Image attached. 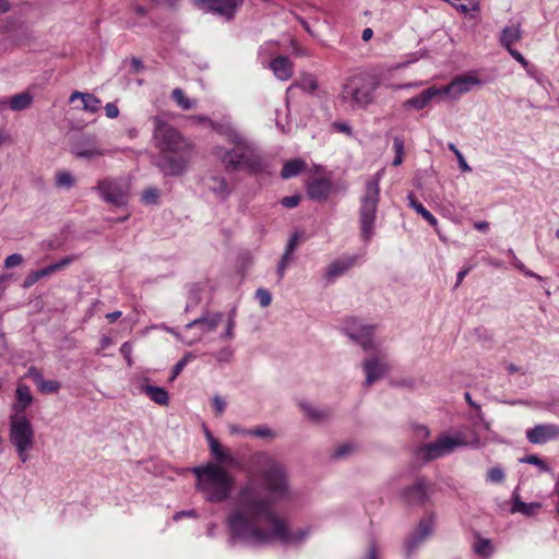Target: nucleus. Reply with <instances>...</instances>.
I'll return each instance as SVG.
<instances>
[{
  "instance_id": "1",
  "label": "nucleus",
  "mask_w": 559,
  "mask_h": 559,
  "mask_svg": "<svg viewBox=\"0 0 559 559\" xmlns=\"http://www.w3.org/2000/svg\"><path fill=\"white\" fill-rule=\"evenodd\" d=\"M247 476L225 520L230 543L259 547L274 540L283 545L304 542L309 530L292 532L273 508L276 502L293 498L284 464L269 452L259 451L249 459Z\"/></svg>"
},
{
  "instance_id": "2",
  "label": "nucleus",
  "mask_w": 559,
  "mask_h": 559,
  "mask_svg": "<svg viewBox=\"0 0 559 559\" xmlns=\"http://www.w3.org/2000/svg\"><path fill=\"white\" fill-rule=\"evenodd\" d=\"M153 139L160 151L155 165L165 176H180L187 169L191 158V145L173 126L159 116L152 118Z\"/></svg>"
},
{
  "instance_id": "3",
  "label": "nucleus",
  "mask_w": 559,
  "mask_h": 559,
  "mask_svg": "<svg viewBox=\"0 0 559 559\" xmlns=\"http://www.w3.org/2000/svg\"><path fill=\"white\" fill-rule=\"evenodd\" d=\"M226 463H207L193 468L197 489L212 503L226 501L235 487V477L226 471Z\"/></svg>"
},
{
  "instance_id": "4",
  "label": "nucleus",
  "mask_w": 559,
  "mask_h": 559,
  "mask_svg": "<svg viewBox=\"0 0 559 559\" xmlns=\"http://www.w3.org/2000/svg\"><path fill=\"white\" fill-rule=\"evenodd\" d=\"M229 142L234 144V148L229 151L223 147L215 148V155L227 171L247 170L255 174L265 169L263 156L241 134L230 131Z\"/></svg>"
},
{
  "instance_id": "5",
  "label": "nucleus",
  "mask_w": 559,
  "mask_h": 559,
  "mask_svg": "<svg viewBox=\"0 0 559 559\" xmlns=\"http://www.w3.org/2000/svg\"><path fill=\"white\" fill-rule=\"evenodd\" d=\"M380 84L381 79L376 72L359 70L345 80L338 99L352 108H366L373 103Z\"/></svg>"
},
{
  "instance_id": "6",
  "label": "nucleus",
  "mask_w": 559,
  "mask_h": 559,
  "mask_svg": "<svg viewBox=\"0 0 559 559\" xmlns=\"http://www.w3.org/2000/svg\"><path fill=\"white\" fill-rule=\"evenodd\" d=\"M380 178L381 174L377 173L374 177L369 179L360 197L358 221L360 238L366 243L370 242L376 233V221L380 201Z\"/></svg>"
},
{
  "instance_id": "7",
  "label": "nucleus",
  "mask_w": 559,
  "mask_h": 559,
  "mask_svg": "<svg viewBox=\"0 0 559 559\" xmlns=\"http://www.w3.org/2000/svg\"><path fill=\"white\" fill-rule=\"evenodd\" d=\"M9 440L20 461L26 463L35 442V431L26 416L15 414L10 417Z\"/></svg>"
},
{
  "instance_id": "8",
  "label": "nucleus",
  "mask_w": 559,
  "mask_h": 559,
  "mask_svg": "<svg viewBox=\"0 0 559 559\" xmlns=\"http://www.w3.org/2000/svg\"><path fill=\"white\" fill-rule=\"evenodd\" d=\"M462 433L456 436L441 435L436 441L418 448V455L425 461H432L452 453L455 449L466 445Z\"/></svg>"
},
{
  "instance_id": "9",
  "label": "nucleus",
  "mask_w": 559,
  "mask_h": 559,
  "mask_svg": "<svg viewBox=\"0 0 559 559\" xmlns=\"http://www.w3.org/2000/svg\"><path fill=\"white\" fill-rule=\"evenodd\" d=\"M100 198L118 207L128 202V183L123 178H105L97 182L95 188Z\"/></svg>"
},
{
  "instance_id": "10",
  "label": "nucleus",
  "mask_w": 559,
  "mask_h": 559,
  "mask_svg": "<svg viewBox=\"0 0 559 559\" xmlns=\"http://www.w3.org/2000/svg\"><path fill=\"white\" fill-rule=\"evenodd\" d=\"M195 7L226 21L235 17L237 11L243 4V0H191Z\"/></svg>"
},
{
  "instance_id": "11",
  "label": "nucleus",
  "mask_w": 559,
  "mask_h": 559,
  "mask_svg": "<svg viewBox=\"0 0 559 559\" xmlns=\"http://www.w3.org/2000/svg\"><path fill=\"white\" fill-rule=\"evenodd\" d=\"M349 338L358 343L365 352H378V345L372 340L373 328L364 325L357 319H350L345 326Z\"/></svg>"
},
{
  "instance_id": "12",
  "label": "nucleus",
  "mask_w": 559,
  "mask_h": 559,
  "mask_svg": "<svg viewBox=\"0 0 559 559\" xmlns=\"http://www.w3.org/2000/svg\"><path fill=\"white\" fill-rule=\"evenodd\" d=\"M481 85V81L475 74H464L456 76L448 85L440 87L441 95H447L451 99H459L462 95L471 92L474 87Z\"/></svg>"
},
{
  "instance_id": "13",
  "label": "nucleus",
  "mask_w": 559,
  "mask_h": 559,
  "mask_svg": "<svg viewBox=\"0 0 559 559\" xmlns=\"http://www.w3.org/2000/svg\"><path fill=\"white\" fill-rule=\"evenodd\" d=\"M72 153L78 158L94 159L107 155L109 151L100 147L95 135L85 134L74 142Z\"/></svg>"
},
{
  "instance_id": "14",
  "label": "nucleus",
  "mask_w": 559,
  "mask_h": 559,
  "mask_svg": "<svg viewBox=\"0 0 559 559\" xmlns=\"http://www.w3.org/2000/svg\"><path fill=\"white\" fill-rule=\"evenodd\" d=\"M430 495L431 486L424 478H418L403 490L402 498L408 506H418L426 503Z\"/></svg>"
},
{
  "instance_id": "15",
  "label": "nucleus",
  "mask_w": 559,
  "mask_h": 559,
  "mask_svg": "<svg viewBox=\"0 0 559 559\" xmlns=\"http://www.w3.org/2000/svg\"><path fill=\"white\" fill-rule=\"evenodd\" d=\"M526 439L532 444H545L559 440V425L538 424L525 431Z\"/></svg>"
},
{
  "instance_id": "16",
  "label": "nucleus",
  "mask_w": 559,
  "mask_h": 559,
  "mask_svg": "<svg viewBox=\"0 0 559 559\" xmlns=\"http://www.w3.org/2000/svg\"><path fill=\"white\" fill-rule=\"evenodd\" d=\"M362 368L366 373L365 385L370 386L373 382L385 376L389 370V365L386 364L384 356H376L366 359L362 362Z\"/></svg>"
},
{
  "instance_id": "17",
  "label": "nucleus",
  "mask_w": 559,
  "mask_h": 559,
  "mask_svg": "<svg viewBox=\"0 0 559 559\" xmlns=\"http://www.w3.org/2000/svg\"><path fill=\"white\" fill-rule=\"evenodd\" d=\"M205 437L209 442L211 454L216 461L226 463L231 468L240 467V461L229 451L225 450L219 441L206 429Z\"/></svg>"
},
{
  "instance_id": "18",
  "label": "nucleus",
  "mask_w": 559,
  "mask_h": 559,
  "mask_svg": "<svg viewBox=\"0 0 559 559\" xmlns=\"http://www.w3.org/2000/svg\"><path fill=\"white\" fill-rule=\"evenodd\" d=\"M433 530V514L424 518L417 527V531L406 542V551L411 555L423 542L426 539Z\"/></svg>"
},
{
  "instance_id": "19",
  "label": "nucleus",
  "mask_w": 559,
  "mask_h": 559,
  "mask_svg": "<svg viewBox=\"0 0 559 559\" xmlns=\"http://www.w3.org/2000/svg\"><path fill=\"white\" fill-rule=\"evenodd\" d=\"M332 191V181L328 178H314L307 185L309 199L318 202L325 201Z\"/></svg>"
},
{
  "instance_id": "20",
  "label": "nucleus",
  "mask_w": 559,
  "mask_h": 559,
  "mask_svg": "<svg viewBox=\"0 0 559 559\" xmlns=\"http://www.w3.org/2000/svg\"><path fill=\"white\" fill-rule=\"evenodd\" d=\"M223 320V313L221 312H207L202 317L187 323L185 329L190 330L192 328H199L202 334L213 332L217 329Z\"/></svg>"
},
{
  "instance_id": "21",
  "label": "nucleus",
  "mask_w": 559,
  "mask_h": 559,
  "mask_svg": "<svg viewBox=\"0 0 559 559\" xmlns=\"http://www.w3.org/2000/svg\"><path fill=\"white\" fill-rule=\"evenodd\" d=\"M440 87L432 85L425 91H423L420 94L405 100L404 107H412L416 110H421L425 107L428 106V104L436 98L437 96H440Z\"/></svg>"
},
{
  "instance_id": "22",
  "label": "nucleus",
  "mask_w": 559,
  "mask_h": 559,
  "mask_svg": "<svg viewBox=\"0 0 559 559\" xmlns=\"http://www.w3.org/2000/svg\"><path fill=\"white\" fill-rule=\"evenodd\" d=\"M356 261L357 257L355 255L344 257L333 261L326 269L325 277L329 281L335 280L336 277L345 274L350 267H353Z\"/></svg>"
},
{
  "instance_id": "23",
  "label": "nucleus",
  "mask_w": 559,
  "mask_h": 559,
  "mask_svg": "<svg viewBox=\"0 0 559 559\" xmlns=\"http://www.w3.org/2000/svg\"><path fill=\"white\" fill-rule=\"evenodd\" d=\"M270 69L281 81H287L293 76V62L285 56H278L270 62Z\"/></svg>"
},
{
  "instance_id": "24",
  "label": "nucleus",
  "mask_w": 559,
  "mask_h": 559,
  "mask_svg": "<svg viewBox=\"0 0 559 559\" xmlns=\"http://www.w3.org/2000/svg\"><path fill=\"white\" fill-rule=\"evenodd\" d=\"M522 38V29L520 24H512L506 26L499 37L500 45L507 50L512 49L513 45Z\"/></svg>"
},
{
  "instance_id": "25",
  "label": "nucleus",
  "mask_w": 559,
  "mask_h": 559,
  "mask_svg": "<svg viewBox=\"0 0 559 559\" xmlns=\"http://www.w3.org/2000/svg\"><path fill=\"white\" fill-rule=\"evenodd\" d=\"M140 389L141 392L146 394L154 403L162 406H167L169 404V394L164 388L143 383Z\"/></svg>"
},
{
  "instance_id": "26",
  "label": "nucleus",
  "mask_w": 559,
  "mask_h": 559,
  "mask_svg": "<svg viewBox=\"0 0 559 559\" xmlns=\"http://www.w3.org/2000/svg\"><path fill=\"white\" fill-rule=\"evenodd\" d=\"M207 187L219 200H226L231 193V189L223 176H211L209 178Z\"/></svg>"
},
{
  "instance_id": "27",
  "label": "nucleus",
  "mask_w": 559,
  "mask_h": 559,
  "mask_svg": "<svg viewBox=\"0 0 559 559\" xmlns=\"http://www.w3.org/2000/svg\"><path fill=\"white\" fill-rule=\"evenodd\" d=\"M513 506L511 509L512 513H522L524 515H533L538 509L542 508V504L538 502L525 503L520 499V496L516 491L513 492Z\"/></svg>"
},
{
  "instance_id": "28",
  "label": "nucleus",
  "mask_w": 559,
  "mask_h": 559,
  "mask_svg": "<svg viewBox=\"0 0 559 559\" xmlns=\"http://www.w3.org/2000/svg\"><path fill=\"white\" fill-rule=\"evenodd\" d=\"M408 206L412 207L417 214H419L428 224L432 227L438 225L437 218L420 203L418 202L413 193L407 195Z\"/></svg>"
},
{
  "instance_id": "29",
  "label": "nucleus",
  "mask_w": 559,
  "mask_h": 559,
  "mask_svg": "<svg viewBox=\"0 0 559 559\" xmlns=\"http://www.w3.org/2000/svg\"><path fill=\"white\" fill-rule=\"evenodd\" d=\"M33 402L29 388L24 383H19L16 388V403L14 405L16 411L26 409Z\"/></svg>"
},
{
  "instance_id": "30",
  "label": "nucleus",
  "mask_w": 559,
  "mask_h": 559,
  "mask_svg": "<svg viewBox=\"0 0 559 559\" xmlns=\"http://www.w3.org/2000/svg\"><path fill=\"white\" fill-rule=\"evenodd\" d=\"M305 168L306 163L301 158L288 160L283 165L281 177L284 179L293 178L299 175Z\"/></svg>"
},
{
  "instance_id": "31",
  "label": "nucleus",
  "mask_w": 559,
  "mask_h": 559,
  "mask_svg": "<svg viewBox=\"0 0 559 559\" xmlns=\"http://www.w3.org/2000/svg\"><path fill=\"white\" fill-rule=\"evenodd\" d=\"M33 103V95L29 92H22L9 99V107L14 111L28 108Z\"/></svg>"
},
{
  "instance_id": "32",
  "label": "nucleus",
  "mask_w": 559,
  "mask_h": 559,
  "mask_svg": "<svg viewBox=\"0 0 559 559\" xmlns=\"http://www.w3.org/2000/svg\"><path fill=\"white\" fill-rule=\"evenodd\" d=\"M76 259H78L76 255H68V257L62 258L60 261L52 263V264H50L46 267H43L40 270H37V271L39 273V276L43 278V277L49 276L58 271L66 269L72 262H74Z\"/></svg>"
},
{
  "instance_id": "33",
  "label": "nucleus",
  "mask_w": 559,
  "mask_h": 559,
  "mask_svg": "<svg viewBox=\"0 0 559 559\" xmlns=\"http://www.w3.org/2000/svg\"><path fill=\"white\" fill-rule=\"evenodd\" d=\"M294 87H299L305 92L313 93L318 88V81L313 75L307 74L304 75L298 82L293 83L287 88V92L292 91Z\"/></svg>"
},
{
  "instance_id": "34",
  "label": "nucleus",
  "mask_w": 559,
  "mask_h": 559,
  "mask_svg": "<svg viewBox=\"0 0 559 559\" xmlns=\"http://www.w3.org/2000/svg\"><path fill=\"white\" fill-rule=\"evenodd\" d=\"M171 98L176 102L178 107L183 110H189L195 107L197 102L187 97L185 92L177 87L171 92Z\"/></svg>"
},
{
  "instance_id": "35",
  "label": "nucleus",
  "mask_w": 559,
  "mask_h": 559,
  "mask_svg": "<svg viewBox=\"0 0 559 559\" xmlns=\"http://www.w3.org/2000/svg\"><path fill=\"white\" fill-rule=\"evenodd\" d=\"M475 554L488 558L492 555L493 548L490 539L477 537L473 544Z\"/></svg>"
},
{
  "instance_id": "36",
  "label": "nucleus",
  "mask_w": 559,
  "mask_h": 559,
  "mask_svg": "<svg viewBox=\"0 0 559 559\" xmlns=\"http://www.w3.org/2000/svg\"><path fill=\"white\" fill-rule=\"evenodd\" d=\"M508 254H509V257L512 260L513 266L515 269H518L520 272H522L525 276L533 277V278H536L538 281H543V277L540 275H538L535 272H533V271L528 270L527 267H525L523 262L516 258V255H515V253H514V251L512 249L508 250Z\"/></svg>"
},
{
  "instance_id": "37",
  "label": "nucleus",
  "mask_w": 559,
  "mask_h": 559,
  "mask_svg": "<svg viewBox=\"0 0 559 559\" xmlns=\"http://www.w3.org/2000/svg\"><path fill=\"white\" fill-rule=\"evenodd\" d=\"M506 479V473L501 466L490 467L486 473V480L491 484H501Z\"/></svg>"
},
{
  "instance_id": "38",
  "label": "nucleus",
  "mask_w": 559,
  "mask_h": 559,
  "mask_svg": "<svg viewBox=\"0 0 559 559\" xmlns=\"http://www.w3.org/2000/svg\"><path fill=\"white\" fill-rule=\"evenodd\" d=\"M236 310L233 309L228 314V320L226 323L225 331L221 334L222 340H233L235 337V326H236Z\"/></svg>"
},
{
  "instance_id": "39",
  "label": "nucleus",
  "mask_w": 559,
  "mask_h": 559,
  "mask_svg": "<svg viewBox=\"0 0 559 559\" xmlns=\"http://www.w3.org/2000/svg\"><path fill=\"white\" fill-rule=\"evenodd\" d=\"M60 386L61 385H60L59 381H57V380H45L44 378L37 384L38 390L41 393H45V394L56 393V392L59 391Z\"/></svg>"
},
{
  "instance_id": "40",
  "label": "nucleus",
  "mask_w": 559,
  "mask_h": 559,
  "mask_svg": "<svg viewBox=\"0 0 559 559\" xmlns=\"http://www.w3.org/2000/svg\"><path fill=\"white\" fill-rule=\"evenodd\" d=\"M83 102V109L88 112H97L100 106V99L93 94L85 95Z\"/></svg>"
},
{
  "instance_id": "41",
  "label": "nucleus",
  "mask_w": 559,
  "mask_h": 559,
  "mask_svg": "<svg viewBox=\"0 0 559 559\" xmlns=\"http://www.w3.org/2000/svg\"><path fill=\"white\" fill-rule=\"evenodd\" d=\"M159 199V190L155 187L145 189L142 193L141 201L144 204H157Z\"/></svg>"
},
{
  "instance_id": "42",
  "label": "nucleus",
  "mask_w": 559,
  "mask_h": 559,
  "mask_svg": "<svg viewBox=\"0 0 559 559\" xmlns=\"http://www.w3.org/2000/svg\"><path fill=\"white\" fill-rule=\"evenodd\" d=\"M521 462L535 465L539 468L540 472L546 473L550 471L549 465L536 454L527 455L521 459Z\"/></svg>"
},
{
  "instance_id": "43",
  "label": "nucleus",
  "mask_w": 559,
  "mask_h": 559,
  "mask_svg": "<svg viewBox=\"0 0 559 559\" xmlns=\"http://www.w3.org/2000/svg\"><path fill=\"white\" fill-rule=\"evenodd\" d=\"M74 177L69 171H60L56 175V185L61 188H71L74 185Z\"/></svg>"
},
{
  "instance_id": "44",
  "label": "nucleus",
  "mask_w": 559,
  "mask_h": 559,
  "mask_svg": "<svg viewBox=\"0 0 559 559\" xmlns=\"http://www.w3.org/2000/svg\"><path fill=\"white\" fill-rule=\"evenodd\" d=\"M194 358L192 353H187L173 368L171 370V377L170 381H174L180 372L183 370V368L187 366V364Z\"/></svg>"
},
{
  "instance_id": "45",
  "label": "nucleus",
  "mask_w": 559,
  "mask_h": 559,
  "mask_svg": "<svg viewBox=\"0 0 559 559\" xmlns=\"http://www.w3.org/2000/svg\"><path fill=\"white\" fill-rule=\"evenodd\" d=\"M393 148H394V152H395V157L392 162V165L393 166H399L402 164L403 162V156H404V142L402 139L400 138H395L394 141H393Z\"/></svg>"
},
{
  "instance_id": "46",
  "label": "nucleus",
  "mask_w": 559,
  "mask_h": 559,
  "mask_svg": "<svg viewBox=\"0 0 559 559\" xmlns=\"http://www.w3.org/2000/svg\"><path fill=\"white\" fill-rule=\"evenodd\" d=\"M216 360L221 364L230 362L234 357V349L230 346H225L214 354Z\"/></svg>"
},
{
  "instance_id": "47",
  "label": "nucleus",
  "mask_w": 559,
  "mask_h": 559,
  "mask_svg": "<svg viewBox=\"0 0 559 559\" xmlns=\"http://www.w3.org/2000/svg\"><path fill=\"white\" fill-rule=\"evenodd\" d=\"M255 298L262 308H266L272 302V295L267 289L258 288L255 292Z\"/></svg>"
},
{
  "instance_id": "48",
  "label": "nucleus",
  "mask_w": 559,
  "mask_h": 559,
  "mask_svg": "<svg viewBox=\"0 0 559 559\" xmlns=\"http://www.w3.org/2000/svg\"><path fill=\"white\" fill-rule=\"evenodd\" d=\"M354 451H355V445L353 443H345V444L337 447L334 450L332 456L334 459H344V457L348 456L349 454H352Z\"/></svg>"
},
{
  "instance_id": "49",
  "label": "nucleus",
  "mask_w": 559,
  "mask_h": 559,
  "mask_svg": "<svg viewBox=\"0 0 559 559\" xmlns=\"http://www.w3.org/2000/svg\"><path fill=\"white\" fill-rule=\"evenodd\" d=\"M250 437H258V438H264V439L273 438L274 432L270 428H267L265 426H261V427L251 429Z\"/></svg>"
},
{
  "instance_id": "50",
  "label": "nucleus",
  "mask_w": 559,
  "mask_h": 559,
  "mask_svg": "<svg viewBox=\"0 0 559 559\" xmlns=\"http://www.w3.org/2000/svg\"><path fill=\"white\" fill-rule=\"evenodd\" d=\"M120 353L121 355L124 357L126 361H127V365L129 367L132 366L133 364V360H132V345L131 343L129 342H124L121 346H120Z\"/></svg>"
},
{
  "instance_id": "51",
  "label": "nucleus",
  "mask_w": 559,
  "mask_h": 559,
  "mask_svg": "<svg viewBox=\"0 0 559 559\" xmlns=\"http://www.w3.org/2000/svg\"><path fill=\"white\" fill-rule=\"evenodd\" d=\"M292 261V257H286V254L283 253L282 259L277 265L276 273L278 275V281H281L285 276V272L287 266L289 265Z\"/></svg>"
},
{
  "instance_id": "52",
  "label": "nucleus",
  "mask_w": 559,
  "mask_h": 559,
  "mask_svg": "<svg viewBox=\"0 0 559 559\" xmlns=\"http://www.w3.org/2000/svg\"><path fill=\"white\" fill-rule=\"evenodd\" d=\"M23 262V257L20 253H13L5 258L4 266L7 269L19 266Z\"/></svg>"
},
{
  "instance_id": "53",
  "label": "nucleus",
  "mask_w": 559,
  "mask_h": 559,
  "mask_svg": "<svg viewBox=\"0 0 559 559\" xmlns=\"http://www.w3.org/2000/svg\"><path fill=\"white\" fill-rule=\"evenodd\" d=\"M298 240H299V237H298L297 234H294L289 238V240H288V242H287V245L285 247V251H284V254H286V257H292L293 255L294 251L297 248Z\"/></svg>"
},
{
  "instance_id": "54",
  "label": "nucleus",
  "mask_w": 559,
  "mask_h": 559,
  "mask_svg": "<svg viewBox=\"0 0 559 559\" xmlns=\"http://www.w3.org/2000/svg\"><path fill=\"white\" fill-rule=\"evenodd\" d=\"M300 195H289V197H284L282 200H281V204L284 206V207H287V209H293V207H296L299 202H300Z\"/></svg>"
},
{
  "instance_id": "55",
  "label": "nucleus",
  "mask_w": 559,
  "mask_h": 559,
  "mask_svg": "<svg viewBox=\"0 0 559 559\" xmlns=\"http://www.w3.org/2000/svg\"><path fill=\"white\" fill-rule=\"evenodd\" d=\"M508 52L526 70L530 71V63L528 61L523 57V55L518 51L516 49L512 48L508 50Z\"/></svg>"
},
{
  "instance_id": "56",
  "label": "nucleus",
  "mask_w": 559,
  "mask_h": 559,
  "mask_svg": "<svg viewBox=\"0 0 559 559\" xmlns=\"http://www.w3.org/2000/svg\"><path fill=\"white\" fill-rule=\"evenodd\" d=\"M228 431L233 436H235V435L250 436L251 429H246L242 426L237 425V424H229Z\"/></svg>"
},
{
  "instance_id": "57",
  "label": "nucleus",
  "mask_w": 559,
  "mask_h": 559,
  "mask_svg": "<svg viewBox=\"0 0 559 559\" xmlns=\"http://www.w3.org/2000/svg\"><path fill=\"white\" fill-rule=\"evenodd\" d=\"M212 403H213V406L216 411V414L217 415H222L226 408V401L219 396V395H215L213 399H212Z\"/></svg>"
},
{
  "instance_id": "58",
  "label": "nucleus",
  "mask_w": 559,
  "mask_h": 559,
  "mask_svg": "<svg viewBox=\"0 0 559 559\" xmlns=\"http://www.w3.org/2000/svg\"><path fill=\"white\" fill-rule=\"evenodd\" d=\"M211 127L221 134H224L229 140L230 131L236 132L230 126H225L216 122H211Z\"/></svg>"
},
{
  "instance_id": "59",
  "label": "nucleus",
  "mask_w": 559,
  "mask_h": 559,
  "mask_svg": "<svg viewBox=\"0 0 559 559\" xmlns=\"http://www.w3.org/2000/svg\"><path fill=\"white\" fill-rule=\"evenodd\" d=\"M26 377L31 378L35 382L36 385L44 378L41 372L36 367H34V366L28 368V370L26 372Z\"/></svg>"
},
{
  "instance_id": "60",
  "label": "nucleus",
  "mask_w": 559,
  "mask_h": 559,
  "mask_svg": "<svg viewBox=\"0 0 559 559\" xmlns=\"http://www.w3.org/2000/svg\"><path fill=\"white\" fill-rule=\"evenodd\" d=\"M305 411L307 412L309 417H311L312 419H314L317 421H319L325 417L324 412H322L321 409L314 408V407L308 406L305 408Z\"/></svg>"
},
{
  "instance_id": "61",
  "label": "nucleus",
  "mask_w": 559,
  "mask_h": 559,
  "mask_svg": "<svg viewBox=\"0 0 559 559\" xmlns=\"http://www.w3.org/2000/svg\"><path fill=\"white\" fill-rule=\"evenodd\" d=\"M106 116L110 119L117 118L119 115V109L115 103H107L105 106Z\"/></svg>"
},
{
  "instance_id": "62",
  "label": "nucleus",
  "mask_w": 559,
  "mask_h": 559,
  "mask_svg": "<svg viewBox=\"0 0 559 559\" xmlns=\"http://www.w3.org/2000/svg\"><path fill=\"white\" fill-rule=\"evenodd\" d=\"M464 399L467 402V404L477 412V416L480 419H483V412H481L480 405L473 401L472 395L468 392H466L464 394Z\"/></svg>"
},
{
  "instance_id": "63",
  "label": "nucleus",
  "mask_w": 559,
  "mask_h": 559,
  "mask_svg": "<svg viewBox=\"0 0 559 559\" xmlns=\"http://www.w3.org/2000/svg\"><path fill=\"white\" fill-rule=\"evenodd\" d=\"M456 159H457V163H459V167H460V169L463 173H471L472 171L471 166L467 164V162L465 160V158H464L462 153H457Z\"/></svg>"
},
{
  "instance_id": "64",
  "label": "nucleus",
  "mask_w": 559,
  "mask_h": 559,
  "mask_svg": "<svg viewBox=\"0 0 559 559\" xmlns=\"http://www.w3.org/2000/svg\"><path fill=\"white\" fill-rule=\"evenodd\" d=\"M41 277L39 276L38 271L32 272L28 274V276L25 278L24 287H29L36 282H38Z\"/></svg>"
}]
</instances>
